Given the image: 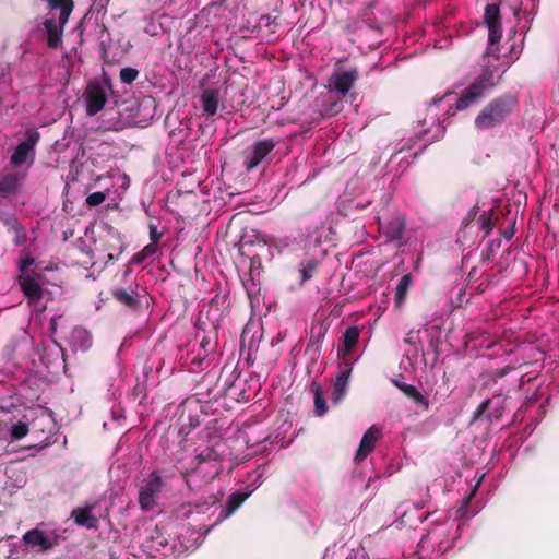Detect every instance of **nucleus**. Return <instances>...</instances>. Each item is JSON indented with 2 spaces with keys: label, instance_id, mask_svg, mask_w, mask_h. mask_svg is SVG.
<instances>
[{
  "label": "nucleus",
  "instance_id": "nucleus-46",
  "mask_svg": "<svg viewBox=\"0 0 559 559\" xmlns=\"http://www.w3.org/2000/svg\"><path fill=\"white\" fill-rule=\"evenodd\" d=\"M365 457H366V456H359V455H356V456H355V463H356V464H359V463L362 461V459H365Z\"/></svg>",
  "mask_w": 559,
  "mask_h": 559
},
{
  "label": "nucleus",
  "instance_id": "nucleus-21",
  "mask_svg": "<svg viewBox=\"0 0 559 559\" xmlns=\"http://www.w3.org/2000/svg\"><path fill=\"white\" fill-rule=\"evenodd\" d=\"M112 296L118 302L130 309L140 307V301L133 290L129 292L124 288H118L112 292Z\"/></svg>",
  "mask_w": 559,
  "mask_h": 559
},
{
  "label": "nucleus",
  "instance_id": "nucleus-2",
  "mask_svg": "<svg viewBox=\"0 0 559 559\" xmlns=\"http://www.w3.org/2000/svg\"><path fill=\"white\" fill-rule=\"evenodd\" d=\"M51 11L44 22L48 35V46L57 48L62 40L63 27L73 10V0H50Z\"/></svg>",
  "mask_w": 559,
  "mask_h": 559
},
{
  "label": "nucleus",
  "instance_id": "nucleus-31",
  "mask_svg": "<svg viewBox=\"0 0 559 559\" xmlns=\"http://www.w3.org/2000/svg\"><path fill=\"white\" fill-rule=\"evenodd\" d=\"M139 75V71L131 67H126L120 70V80L122 83L132 84Z\"/></svg>",
  "mask_w": 559,
  "mask_h": 559
},
{
  "label": "nucleus",
  "instance_id": "nucleus-11",
  "mask_svg": "<svg viewBox=\"0 0 559 559\" xmlns=\"http://www.w3.org/2000/svg\"><path fill=\"white\" fill-rule=\"evenodd\" d=\"M19 284L22 292L27 297L28 304L36 306L43 297L39 276L31 274L22 275L19 277Z\"/></svg>",
  "mask_w": 559,
  "mask_h": 559
},
{
  "label": "nucleus",
  "instance_id": "nucleus-44",
  "mask_svg": "<svg viewBox=\"0 0 559 559\" xmlns=\"http://www.w3.org/2000/svg\"><path fill=\"white\" fill-rule=\"evenodd\" d=\"M513 235H514L513 230L504 233V237H506L507 240H510L513 237Z\"/></svg>",
  "mask_w": 559,
  "mask_h": 559
},
{
  "label": "nucleus",
  "instance_id": "nucleus-27",
  "mask_svg": "<svg viewBox=\"0 0 559 559\" xmlns=\"http://www.w3.org/2000/svg\"><path fill=\"white\" fill-rule=\"evenodd\" d=\"M488 32H489V36H488L489 46H488V48H487L485 53H487L488 50H490L491 55H498L499 56L498 47L495 48V46L500 41L501 36H502L501 25H498V26L489 25Z\"/></svg>",
  "mask_w": 559,
  "mask_h": 559
},
{
  "label": "nucleus",
  "instance_id": "nucleus-33",
  "mask_svg": "<svg viewBox=\"0 0 559 559\" xmlns=\"http://www.w3.org/2000/svg\"><path fill=\"white\" fill-rule=\"evenodd\" d=\"M478 223L480 225V228L486 230L487 233L490 231L493 227V223L490 216L487 215L486 213L480 215V217L478 218Z\"/></svg>",
  "mask_w": 559,
  "mask_h": 559
},
{
  "label": "nucleus",
  "instance_id": "nucleus-6",
  "mask_svg": "<svg viewBox=\"0 0 559 559\" xmlns=\"http://www.w3.org/2000/svg\"><path fill=\"white\" fill-rule=\"evenodd\" d=\"M358 78L359 73L356 68L346 70L337 66L328 80V88L329 91L336 92L341 96H345Z\"/></svg>",
  "mask_w": 559,
  "mask_h": 559
},
{
  "label": "nucleus",
  "instance_id": "nucleus-34",
  "mask_svg": "<svg viewBox=\"0 0 559 559\" xmlns=\"http://www.w3.org/2000/svg\"><path fill=\"white\" fill-rule=\"evenodd\" d=\"M14 228H15L14 242L17 246H21V245H23L25 242L26 235L24 233V229L19 224H15Z\"/></svg>",
  "mask_w": 559,
  "mask_h": 559
},
{
  "label": "nucleus",
  "instance_id": "nucleus-13",
  "mask_svg": "<svg viewBox=\"0 0 559 559\" xmlns=\"http://www.w3.org/2000/svg\"><path fill=\"white\" fill-rule=\"evenodd\" d=\"M23 540L29 547H37L39 551L50 550L55 543H52L49 537L39 528H33L27 531L23 535Z\"/></svg>",
  "mask_w": 559,
  "mask_h": 559
},
{
  "label": "nucleus",
  "instance_id": "nucleus-43",
  "mask_svg": "<svg viewBox=\"0 0 559 559\" xmlns=\"http://www.w3.org/2000/svg\"><path fill=\"white\" fill-rule=\"evenodd\" d=\"M50 325H51L52 332H56V326H57V319L56 318H52L50 320Z\"/></svg>",
  "mask_w": 559,
  "mask_h": 559
},
{
  "label": "nucleus",
  "instance_id": "nucleus-30",
  "mask_svg": "<svg viewBox=\"0 0 559 559\" xmlns=\"http://www.w3.org/2000/svg\"><path fill=\"white\" fill-rule=\"evenodd\" d=\"M28 432V427L23 421H17L11 426L10 436L13 440H20L24 438Z\"/></svg>",
  "mask_w": 559,
  "mask_h": 559
},
{
  "label": "nucleus",
  "instance_id": "nucleus-22",
  "mask_svg": "<svg viewBox=\"0 0 559 559\" xmlns=\"http://www.w3.org/2000/svg\"><path fill=\"white\" fill-rule=\"evenodd\" d=\"M477 477V480H476V484L475 486L473 487V489L469 491L468 495H466L463 500H462V503L461 506L457 508L456 510V513L463 518V516H467L468 515V504L471 502V500L474 498L478 487L480 486L481 481L484 480L485 478V474H481V475H478V473H476V476Z\"/></svg>",
  "mask_w": 559,
  "mask_h": 559
},
{
  "label": "nucleus",
  "instance_id": "nucleus-29",
  "mask_svg": "<svg viewBox=\"0 0 559 559\" xmlns=\"http://www.w3.org/2000/svg\"><path fill=\"white\" fill-rule=\"evenodd\" d=\"M318 267V261L314 259L307 260L300 263L301 283L310 280Z\"/></svg>",
  "mask_w": 559,
  "mask_h": 559
},
{
  "label": "nucleus",
  "instance_id": "nucleus-41",
  "mask_svg": "<svg viewBox=\"0 0 559 559\" xmlns=\"http://www.w3.org/2000/svg\"><path fill=\"white\" fill-rule=\"evenodd\" d=\"M412 147H413V139L411 138V139H408V140L404 143V145L400 148V151H403V150H405V148L411 150Z\"/></svg>",
  "mask_w": 559,
  "mask_h": 559
},
{
  "label": "nucleus",
  "instance_id": "nucleus-12",
  "mask_svg": "<svg viewBox=\"0 0 559 559\" xmlns=\"http://www.w3.org/2000/svg\"><path fill=\"white\" fill-rule=\"evenodd\" d=\"M200 103L204 115L214 116L219 106L224 107L219 96V91L216 88H204L200 94Z\"/></svg>",
  "mask_w": 559,
  "mask_h": 559
},
{
  "label": "nucleus",
  "instance_id": "nucleus-9",
  "mask_svg": "<svg viewBox=\"0 0 559 559\" xmlns=\"http://www.w3.org/2000/svg\"><path fill=\"white\" fill-rule=\"evenodd\" d=\"M504 406L502 396H493L483 402L474 414L473 420L486 417L488 421L499 420Z\"/></svg>",
  "mask_w": 559,
  "mask_h": 559
},
{
  "label": "nucleus",
  "instance_id": "nucleus-26",
  "mask_svg": "<svg viewBox=\"0 0 559 559\" xmlns=\"http://www.w3.org/2000/svg\"><path fill=\"white\" fill-rule=\"evenodd\" d=\"M185 412H186V407L183 406L182 407V411H181V415H180V420H181V425H180V429H179V432L181 435H189L190 431L198 427L200 425V419H199V415H192V414H188V423L185 421Z\"/></svg>",
  "mask_w": 559,
  "mask_h": 559
},
{
  "label": "nucleus",
  "instance_id": "nucleus-25",
  "mask_svg": "<svg viewBox=\"0 0 559 559\" xmlns=\"http://www.w3.org/2000/svg\"><path fill=\"white\" fill-rule=\"evenodd\" d=\"M359 338V329L357 326H350L347 328L344 335H343V342H344V352L343 356L347 355L354 346L357 344Z\"/></svg>",
  "mask_w": 559,
  "mask_h": 559
},
{
  "label": "nucleus",
  "instance_id": "nucleus-14",
  "mask_svg": "<svg viewBox=\"0 0 559 559\" xmlns=\"http://www.w3.org/2000/svg\"><path fill=\"white\" fill-rule=\"evenodd\" d=\"M352 373V366L348 362L341 365L333 390V402L338 403L347 392L348 380Z\"/></svg>",
  "mask_w": 559,
  "mask_h": 559
},
{
  "label": "nucleus",
  "instance_id": "nucleus-38",
  "mask_svg": "<svg viewBox=\"0 0 559 559\" xmlns=\"http://www.w3.org/2000/svg\"><path fill=\"white\" fill-rule=\"evenodd\" d=\"M9 72H10L9 64L0 63V80L5 78Z\"/></svg>",
  "mask_w": 559,
  "mask_h": 559
},
{
  "label": "nucleus",
  "instance_id": "nucleus-23",
  "mask_svg": "<svg viewBox=\"0 0 559 559\" xmlns=\"http://www.w3.org/2000/svg\"><path fill=\"white\" fill-rule=\"evenodd\" d=\"M413 283V277L411 274H406L404 275L397 283L396 285V288H395V302L396 305L401 306L406 296H407V292L411 287Z\"/></svg>",
  "mask_w": 559,
  "mask_h": 559
},
{
  "label": "nucleus",
  "instance_id": "nucleus-32",
  "mask_svg": "<svg viewBox=\"0 0 559 559\" xmlns=\"http://www.w3.org/2000/svg\"><path fill=\"white\" fill-rule=\"evenodd\" d=\"M106 193L105 192H93L86 197L85 203L88 206H97L102 204L106 200Z\"/></svg>",
  "mask_w": 559,
  "mask_h": 559
},
{
  "label": "nucleus",
  "instance_id": "nucleus-17",
  "mask_svg": "<svg viewBox=\"0 0 559 559\" xmlns=\"http://www.w3.org/2000/svg\"><path fill=\"white\" fill-rule=\"evenodd\" d=\"M249 495L242 491H236L231 493L228 497L225 507L219 514V518L223 520L229 518L246 501Z\"/></svg>",
  "mask_w": 559,
  "mask_h": 559
},
{
  "label": "nucleus",
  "instance_id": "nucleus-24",
  "mask_svg": "<svg viewBox=\"0 0 559 559\" xmlns=\"http://www.w3.org/2000/svg\"><path fill=\"white\" fill-rule=\"evenodd\" d=\"M397 388L403 391L408 397L413 399L416 404L428 407L427 399L412 384L395 382Z\"/></svg>",
  "mask_w": 559,
  "mask_h": 559
},
{
  "label": "nucleus",
  "instance_id": "nucleus-19",
  "mask_svg": "<svg viewBox=\"0 0 559 559\" xmlns=\"http://www.w3.org/2000/svg\"><path fill=\"white\" fill-rule=\"evenodd\" d=\"M309 390L313 394L316 415L323 416L328 412V404L323 396V391L320 382L312 381L309 385Z\"/></svg>",
  "mask_w": 559,
  "mask_h": 559
},
{
  "label": "nucleus",
  "instance_id": "nucleus-42",
  "mask_svg": "<svg viewBox=\"0 0 559 559\" xmlns=\"http://www.w3.org/2000/svg\"><path fill=\"white\" fill-rule=\"evenodd\" d=\"M402 233H403V226L400 225L397 230L395 231L394 238H400L402 236Z\"/></svg>",
  "mask_w": 559,
  "mask_h": 559
},
{
  "label": "nucleus",
  "instance_id": "nucleus-40",
  "mask_svg": "<svg viewBox=\"0 0 559 559\" xmlns=\"http://www.w3.org/2000/svg\"><path fill=\"white\" fill-rule=\"evenodd\" d=\"M272 23H273V22H272V20H271V16H270V15H263V16H261V19H260V26H261V25L271 26V24H272Z\"/></svg>",
  "mask_w": 559,
  "mask_h": 559
},
{
  "label": "nucleus",
  "instance_id": "nucleus-28",
  "mask_svg": "<svg viewBox=\"0 0 559 559\" xmlns=\"http://www.w3.org/2000/svg\"><path fill=\"white\" fill-rule=\"evenodd\" d=\"M485 23L487 27L500 25V12L496 4H488L485 10Z\"/></svg>",
  "mask_w": 559,
  "mask_h": 559
},
{
  "label": "nucleus",
  "instance_id": "nucleus-8",
  "mask_svg": "<svg viewBox=\"0 0 559 559\" xmlns=\"http://www.w3.org/2000/svg\"><path fill=\"white\" fill-rule=\"evenodd\" d=\"M85 99L87 115L94 116L104 108L107 102L106 92L100 84L90 83L86 87Z\"/></svg>",
  "mask_w": 559,
  "mask_h": 559
},
{
  "label": "nucleus",
  "instance_id": "nucleus-18",
  "mask_svg": "<svg viewBox=\"0 0 559 559\" xmlns=\"http://www.w3.org/2000/svg\"><path fill=\"white\" fill-rule=\"evenodd\" d=\"M71 344L80 350H86L92 345V336L90 332L83 328L73 329L70 336Z\"/></svg>",
  "mask_w": 559,
  "mask_h": 559
},
{
  "label": "nucleus",
  "instance_id": "nucleus-36",
  "mask_svg": "<svg viewBox=\"0 0 559 559\" xmlns=\"http://www.w3.org/2000/svg\"><path fill=\"white\" fill-rule=\"evenodd\" d=\"M346 559H369L365 549H356L352 550V552L346 557Z\"/></svg>",
  "mask_w": 559,
  "mask_h": 559
},
{
  "label": "nucleus",
  "instance_id": "nucleus-1",
  "mask_svg": "<svg viewBox=\"0 0 559 559\" xmlns=\"http://www.w3.org/2000/svg\"><path fill=\"white\" fill-rule=\"evenodd\" d=\"M500 56L491 55L490 50L483 56V64L480 74L465 87L454 107L448 109V114L454 115L457 110H463L483 98L489 90L493 88L501 79V74L498 75L500 66L498 61Z\"/></svg>",
  "mask_w": 559,
  "mask_h": 559
},
{
  "label": "nucleus",
  "instance_id": "nucleus-35",
  "mask_svg": "<svg viewBox=\"0 0 559 559\" xmlns=\"http://www.w3.org/2000/svg\"><path fill=\"white\" fill-rule=\"evenodd\" d=\"M157 251V246L156 243L152 242L150 245H147L146 247H144V249L141 251V257L138 259V261H141L142 259L144 258H147V257H151L153 255L155 252Z\"/></svg>",
  "mask_w": 559,
  "mask_h": 559
},
{
  "label": "nucleus",
  "instance_id": "nucleus-15",
  "mask_svg": "<svg viewBox=\"0 0 559 559\" xmlns=\"http://www.w3.org/2000/svg\"><path fill=\"white\" fill-rule=\"evenodd\" d=\"M93 506H86L83 508H76L72 511L71 518L75 524L88 530L97 528L98 520L92 514Z\"/></svg>",
  "mask_w": 559,
  "mask_h": 559
},
{
  "label": "nucleus",
  "instance_id": "nucleus-5",
  "mask_svg": "<svg viewBox=\"0 0 559 559\" xmlns=\"http://www.w3.org/2000/svg\"><path fill=\"white\" fill-rule=\"evenodd\" d=\"M515 105L513 98H499L488 104L476 117L475 126L486 130L500 124Z\"/></svg>",
  "mask_w": 559,
  "mask_h": 559
},
{
  "label": "nucleus",
  "instance_id": "nucleus-37",
  "mask_svg": "<svg viewBox=\"0 0 559 559\" xmlns=\"http://www.w3.org/2000/svg\"><path fill=\"white\" fill-rule=\"evenodd\" d=\"M162 237V233L157 230V227L155 225L150 226V238L152 242L156 243Z\"/></svg>",
  "mask_w": 559,
  "mask_h": 559
},
{
  "label": "nucleus",
  "instance_id": "nucleus-20",
  "mask_svg": "<svg viewBox=\"0 0 559 559\" xmlns=\"http://www.w3.org/2000/svg\"><path fill=\"white\" fill-rule=\"evenodd\" d=\"M21 179L16 174H9L0 178V195L5 198L16 193Z\"/></svg>",
  "mask_w": 559,
  "mask_h": 559
},
{
  "label": "nucleus",
  "instance_id": "nucleus-4",
  "mask_svg": "<svg viewBox=\"0 0 559 559\" xmlns=\"http://www.w3.org/2000/svg\"><path fill=\"white\" fill-rule=\"evenodd\" d=\"M209 456H195V466L191 468H180L177 464L171 468L177 471L183 478L189 488H195L203 484H209L218 474L216 464L207 460Z\"/></svg>",
  "mask_w": 559,
  "mask_h": 559
},
{
  "label": "nucleus",
  "instance_id": "nucleus-47",
  "mask_svg": "<svg viewBox=\"0 0 559 559\" xmlns=\"http://www.w3.org/2000/svg\"><path fill=\"white\" fill-rule=\"evenodd\" d=\"M206 345H207V343L201 342V346H202L203 348H205V347H206Z\"/></svg>",
  "mask_w": 559,
  "mask_h": 559
},
{
  "label": "nucleus",
  "instance_id": "nucleus-45",
  "mask_svg": "<svg viewBox=\"0 0 559 559\" xmlns=\"http://www.w3.org/2000/svg\"><path fill=\"white\" fill-rule=\"evenodd\" d=\"M32 263H33V260L23 261L22 269H25L27 265H31Z\"/></svg>",
  "mask_w": 559,
  "mask_h": 559
},
{
  "label": "nucleus",
  "instance_id": "nucleus-7",
  "mask_svg": "<svg viewBox=\"0 0 559 559\" xmlns=\"http://www.w3.org/2000/svg\"><path fill=\"white\" fill-rule=\"evenodd\" d=\"M276 142L273 139L257 141L243 154V166L248 171L254 169L275 148Z\"/></svg>",
  "mask_w": 559,
  "mask_h": 559
},
{
  "label": "nucleus",
  "instance_id": "nucleus-16",
  "mask_svg": "<svg viewBox=\"0 0 559 559\" xmlns=\"http://www.w3.org/2000/svg\"><path fill=\"white\" fill-rule=\"evenodd\" d=\"M380 435L381 429L377 426H371L364 435L356 454H368L372 452Z\"/></svg>",
  "mask_w": 559,
  "mask_h": 559
},
{
  "label": "nucleus",
  "instance_id": "nucleus-10",
  "mask_svg": "<svg viewBox=\"0 0 559 559\" xmlns=\"http://www.w3.org/2000/svg\"><path fill=\"white\" fill-rule=\"evenodd\" d=\"M39 140V133L32 131L27 133V140L20 143L11 155V164L19 166L24 164L29 156L35 154V145Z\"/></svg>",
  "mask_w": 559,
  "mask_h": 559
},
{
  "label": "nucleus",
  "instance_id": "nucleus-3",
  "mask_svg": "<svg viewBox=\"0 0 559 559\" xmlns=\"http://www.w3.org/2000/svg\"><path fill=\"white\" fill-rule=\"evenodd\" d=\"M175 475L173 468H157L148 475L139 491V504L143 511H151L156 506L159 493Z\"/></svg>",
  "mask_w": 559,
  "mask_h": 559
},
{
  "label": "nucleus",
  "instance_id": "nucleus-39",
  "mask_svg": "<svg viewBox=\"0 0 559 559\" xmlns=\"http://www.w3.org/2000/svg\"><path fill=\"white\" fill-rule=\"evenodd\" d=\"M130 439H131V435L123 436V437L120 439L119 443H118V448H117V450H118V451H122V450H123L124 444H126L127 442H129V440H130Z\"/></svg>",
  "mask_w": 559,
  "mask_h": 559
}]
</instances>
